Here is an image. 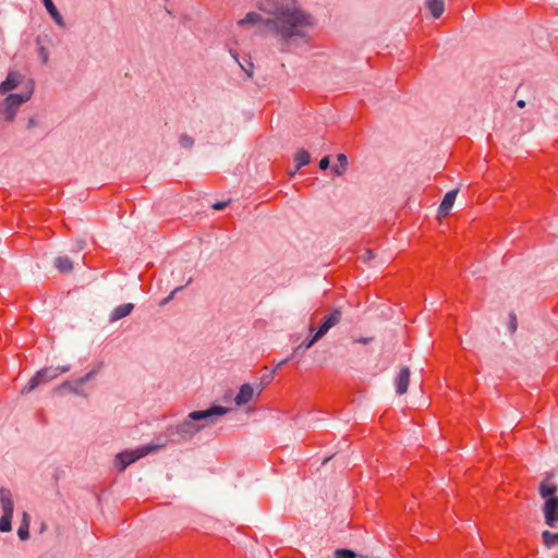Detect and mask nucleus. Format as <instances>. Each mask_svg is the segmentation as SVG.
<instances>
[{
  "label": "nucleus",
  "mask_w": 558,
  "mask_h": 558,
  "mask_svg": "<svg viewBox=\"0 0 558 558\" xmlns=\"http://www.w3.org/2000/svg\"><path fill=\"white\" fill-rule=\"evenodd\" d=\"M265 25H274L284 40L293 37H305V31L313 27L312 16L296 8H282L275 20H266Z\"/></svg>",
  "instance_id": "obj_1"
},
{
  "label": "nucleus",
  "mask_w": 558,
  "mask_h": 558,
  "mask_svg": "<svg viewBox=\"0 0 558 558\" xmlns=\"http://www.w3.org/2000/svg\"><path fill=\"white\" fill-rule=\"evenodd\" d=\"M228 412L227 408L215 405L205 411H193L189 414V420L184 421L178 426V433L182 435L192 436L196 434L205 425H197L195 421L209 420L213 421L214 416H221Z\"/></svg>",
  "instance_id": "obj_2"
},
{
  "label": "nucleus",
  "mask_w": 558,
  "mask_h": 558,
  "mask_svg": "<svg viewBox=\"0 0 558 558\" xmlns=\"http://www.w3.org/2000/svg\"><path fill=\"white\" fill-rule=\"evenodd\" d=\"M59 376V369H53V367H45L38 371L26 384V386L22 389V393H28L35 388H37L41 384H47L50 380L57 378Z\"/></svg>",
  "instance_id": "obj_3"
},
{
  "label": "nucleus",
  "mask_w": 558,
  "mask_h": 558,
  "mask_svg": "<svg viewBox=\"0 0 558 558\" xmlns=\"http://www.w3.org/2000/svg\"><path fill=\"white\" fill-rule=\"evenodd\" d=\"M148 453V449H141L136 451H125L117 456V468L120 472L124 471L126 466L135 462L137 459Z\"/></svg>",
  "instance_id": "obj_4"
},
{
  "label": "nucleus",
  "mask_w": 558,
  "mask_h": 558,
  "mask_svg": "<svg viewBox=\"0 0 558 558\" xmlns=\"http://www.w3.org/2000/svg\"><path fill=\"white\" fill-rule=\"evenodd\" d=\"M545 522L554 527L558 523V498L546 499L543 508Z\"/></svg>",
  "instance_id": "obj_5"
},
{
  "label": "nucleus",
  "mask_w": 558,
  "mask_h": 558,
  "mask_svg": "<svg viewBox=\"0 0 558 558\" xmlns=\"http://www.w3.org/2000/svg\"><path fill=\"white\" fill-rule=\"evenodd\" d=\"M342 312L340 308H335L330 314H328L323 324L317 329L318 337H324L330 328L335 327L341 322Z\"/></svg>",
  "instance_id": "obj_6"
},
{
  "label": "nucleus",
  "mask_w": 558,
  "mask_h": 558,
  "mask_svg": "<svg viewBox=\"0 0 558 558\" xmlns=\"http://www.w3.org/2000/svg\"><path fill=\"white\" fill-rule=\"evenodd\" d=\"M410 383V369L404 366L400 369L399 374L395 378L396 390L398 395H404L408 391Z\"/></svg>",
  "instance_id": "obj_7"
},
{
  "label": "nucleus",
  "mask_w": 558,
  "mask_h": 558,
  "mask_svg": "<svg viewBox=\"0 0 558 558\" xmlns=\"http://www.w3.org/2000/svg\"><path fill=\"white\" fill-rule=\"evenodd\" d=\"M0 504L3 513L13 514L14 504L12 499V494L8 488L0 489Z\"/></svg>",
  "instance_id": "obj_8"
},
{
  "label": "nucleus",
  "mask_w": 558,
  "mask_h": 558,
  "mask_svg": "<svg viewBox=\"0 0 558 558\" xmlns=\"http://www.w3.org/2000/svg\"><path fill=\"white\" fill-rule=\"evenodd\" d=\"M457 194H458L457 190L449 191L445 194L444 199L438 209L439 216H447L449 214V211L454 203Z\"/></svg>",
  "instance_id": "obj_9"
},
{
  "label": "nucleus",
  "mask_w": 558,
  "mask_h": 558,
  "mask_svg": "<svg viewBox=\"0 0 558 558\" xmlns=\"http://www.w3.org/2000/svg\"><path fill=\"white\" fill-rule=\"evenodd\" d=\"M20 84V74L10 72L7 78L0 84V94H7Z\"/></svg>",
  "instance_id": "obj_10"
},
{
  "label": "nucleus",
  "mask_w": 558,
  "mask_h": 558,
  "mask_svg": "<svg viewBox=\"0 0 558 558\" xmlns=\"http://www.w3.org/2000/svg\"><path fill=\"white\" fill-rule=\"evenodd\" d=\"M254 390L251 385L244 384L241 386L239 393L236 395L234 401L238 405L246 404L253 398Z\"/></svg>",
  "instance_id": "obj_11"
},
{
  "label": "nucleus",
  "mask_w": 558,
  "mask_h": 558,
  "mask_svg": "<svg viewBox=\"0 0 558 558\" xmlns=\"http://www.w3.org/2000/svg\"><path fill=\"white\" fill-rule=\"evenodd\" d=\"M134 305L132 303H125L117 306L110 314V322H117L131 314Z\"/></svg>",
  "instance_id": "obj_12"
},
{
  "label": "nucleus",
  "mask_w": 558,
  "mask_h": 558,
  "mask_svg": "<svg viewBox=\"0 0 558 558\" xmlns=\"http://www.w3.org/2000/svg\"><path fill=\"white\" fill-rule=\"evenodd\" d=\"M557 486L550 482V477L547 476L539 485V494L543 498H557L555 496Z\"/></svg>",
  "instance_id": "obj_13"
},
{
  "label": "nucleus",
  "mask_w": 558,
  "mask_h": 558,
  "mask_svg": "<svg viewBox=\"0 0 558 558\" xmlns=\"http://www.w3.org/2000/svg\"><path fill=\"white\" fill-rule=\"evenodd\" d=\"M29 98H31V93L25 94V95L10 94L5 98L4 104H5V106L9 107V109H11L13 107L19 108L23 102L27 101Z\"/></svg>",
  "instance_id": "obj_14"
},
{
  "label": "nucleus",
  "mask_w": 558,
  "mask_h": 558,
  "mask_svg": "<svg viewBox=\"0 0 558 558\" xmlns=\"http://www.w3.org/2000/svg\"><path fill=\"white\" fill-rule=\"evenodd\" d=\"M29 522L31 518L27 512H23L22 522L17 530V535L22 541H25L29 537Z\"/></svg>",
  "instance_id": "obj_15"
},
{
  "label": "nucleus",
  "mask_w": 558,
  "mask_h": 558,
  "mask_svg": "<svg viewBox=\"0 0 558 558\" xmlns=\"http://www.w3.org/2000/svg\"><path fill=\"white\" fill-rule=\"evenodd\" d=\"M427 8L429 9L433 17L438 19L444 13L445 3L442 0H428Z\"/></svg>",
  "instance_id": "obj_16"
},
{
  "label": "nucleus",
  "mask_w": 558,
  "mask_h": 558,
  "mask_svg": "<svg viewBox=\"0 0 558 558\" xmlns=\"http://www.w3.org/2000/svg\"><path fill=\"white\" fill-rule=\"evenodd\" d=\"M54 266L62 274H68L73 269V264L71 259L66 256L57 257L54 259Z\"/></svg>",
  "instance_id": "obj_17"
},
{
  "label": "nucleus",
  "mask_w": 558,
  "mask_h": 558,
  "mask_svg": "<svg viewBox=\"0 0 558 558\" xmlns=\"http://www.w3.org/2000/svg\"><path fill=\"white\" fill-rule=\"evenodd\" d=\"M47 11L51 15V17L54 20V22L59 25H63V20L61 14L58 12L56 5L53 4L52 0H43Z\"/></svg>",
  "instance_id": "obj_18"
},
{
  "label": "nucleus",
  "mask_w": 558,
  "mask_h": 558,
  "mask_svg": "<svg viewBox=\"0 0 558 558\" xmlns=\"http://www.w3.org/2000/svg\"><path fill=\"white\" fill-rule=\"evenodd\" d=\"M338 165L332 168V171L337 175H342L348 169V158L344 154L337 156Z\"/></svg>",
  "instance_id": "obj_19"
},
{
  "label": "nucleus",
  "mask_w": 558,
  "mask_h": 558,
  "mask_svg": "<svg viewBox=\"0 0 558 558\" xmlns=\"http://www.w3.org/2000/svg\"><path fill=\"white\" fill-rule=\"evenodd\" d=\"M543 543L547 548L558 547V533L544 531L542 533Z\"/></svg>",
  "instance_id": "obj_20"
},
{
  "label": "nucleus",
  "mask_w": 558,
  "mask_h": 558,
  "mask_svg": "<svg viewBox=\"0 0 558 558\" xmlns=\"http://www.w3.org/2000/svg\"><path fill=\"white\" fill-rule=\"evenodd\" d=\"M295 162H296V169H300L301 167L303 166H306L310 163L311 161V155L307 150L305 149H300L298 150V153L295 154V158H294Z\"/></svg>",
  "instance_id": "obj_21"
},
{
  "label": "nucleus",
  "mask_w": 558,
  "mask_h": 558,
  "mask_svg": "<svg viewBox=\"0 0 558 558\" xmlns=\"http://www.w3.org/2000/svg\"><path fill=\"white\" fill-rule=\"evenodd\" d=\"M262 21V16L256 12H250L245 15L244 19L239 21V25L245 24H257Z\"/></svg>",
  "instance_id": "obj_22"
},
{
  "label": "nucleus",
  "mask_w": 558,
  "mask_h": 558,
  "mask_svg": "<svg viewBox=\"0 0 558 558\" xmlns=\"http://www.w3.org/2000/svg\"><path fill=\"white\" fill-rule=\"evenodd\" d=\"M13 514L3 513L0 519V531L1 532H10L11 531V521Z\"/></svg>",
  "instance_id": "obj_23"
},
{
  "label": "nucleus",
  "mask_w": 558,
  "mask_h": 558,
  "mask_svg": "<svg viewBox=\"0 0 558 558\" xmlns=\"http://www.w3.org/2000/svg\"><path fill=\"white\" fill-rule=\"evenodd\" d=\"M356 554L351 549H337L335 551V558H355Z\"/></svg>",
  "instance_id": "obj_24"
},
{
  "label": "nucleus",
  "mask_w": 558,
  "mask_h": 558,
  "mask_svg": "<svg viewBox=\"0 0 558 558\" xmlns=\"http://www.w3.org/2000/svg\"><path fill=\"white\" fill-rule=\"evenodd\" d=\"M323 337H318V332L316 331L314 336L311 339H307L302 343V345L305 347V349H310L312 345H314L319 339Z\"/></svg>",
  "instance_id": "obj_25"
},
{
  "label": "nucleus",
  "mask_w": 558,
  "mask_h": 558,
  "mask_svg": "<svg viewBox=\"0 0 558 558\" xmlns=\"http://www.w3.org/2000/svg\"><path fill=\"white\" fill-rule=\"evenodd\" d=\"M510 322H509V330L511 333H513L517 330L518 327V320L515 314L511 313L509 315Z\"/></svg>",
  "instance_id": "obj_26"
},
{
  "label": "nucleus",
  "mask_w": 558,
  "mask_h": 558,
  "mask_svg": "<svg viewBox=\"0 0 558 558\" xmlns=\"http://www.w3.org/2000/svg\"><path fill=\"white\" fill-rule=\"evenodd\" d=\"M5 107H7V108H5V111H4L5 119H7L8 121H12V120H13V118H14V116H15V112H16V109H17V108H14V107H13V108L9 109V107H8V106H5Z\"/></svg>",
  "instance_id": "obj_27"
},
{
  "label": "nucleus",
  "mask_w": 558,
  "mask_h": 558,
  "mask_svg": "<svg viewBox=\"0 0 558 558\" xmlns=\"http://www.w3.org/2000/svg\"><path fill=\"white\" fill-rule=\"evenodd\" d=\"M180 143L184 147H191L193 145V140L189 137L187 135H182L180 137Z\"/></svg>",
  "instance_id": "obj_28"
},
{
  "label": "nucleus",
  "mask_w": 558,
  "mask_h": 558,
  "mask_svg": "<svg viewBox=\"0 0 558 558\" xmlns=\"http://www.w3.org/2000/svg\"><path fill=\"white\" fill-rule=\"evenodd\" d=\"M329 163H330L329 157H328V156H325V157H324V158H322V159H320V161H319V168H320L322 170H326V169H328Z\"/></svg>",
  "instance_id": "obj_29"
},
{
  "label": "nucleus",
  "mask_w": 558,
  "mask_h": 558,
  "mask_svg": "<svg viewBox=\"0 0 558 558\" xmlns=\"http://www.w3.org/2000/svg\"><path fill=\"white\" fill-rule=\"evenodd\" d=\"M372 340H373V338L361 337V338H359V339H357V340H355V341H356V342H359V343L367 344V343H369Z\"/></svg>",
  "instance_id": "obj_30"
},
{
  "label": "nucleus",
  "mask_w": 558,
  "mask_h": 558,
  "mask_svg": "<svg viewBox=\"0 0 558 558\" xmlns=\"http://www.w3.org/2000/svg\"><path fill=\"white\" fill-rule=\"evenodd\" d=\"M227 206V203H216L213 205V208L216 210L223 209Z\"/></svg>",
  "instance_id": "obj_31"
},
{
  "label": "nucleus",
  "mask_w": 558,
  "mask_h": 558,
  "mask_svg": "<svg viewBox=\"0 0 558 558\" xmlns=\"http://www.w3.org/2000/svg\"><path fill=\"white\" fill-rule=\"evenodd\" d=\"M54 369H59V375L62 374V373H66L70 371V366L69 365H65V366H59V367H56Z\"/></svg>",
  "instance_id": "obj_32"
},
{
  "label": "nucleus",
  "mask_w": 558,
  "mask_h": 558,
  "mask_svg": "<svg viewBox=\"0 0 558 558\" xmlns=\"http://www.w3.org/2000/svg\"><path fill=\"white\" fill-rule=\"evenodd\" d=\"M92 376H93L92 372L86 374L83 378L80 379V383L84 384L85 381L89 380Z\"/></svg>",
  "instance_id": "obj_33"
},
{
  "label": "nucleus",
  "mask_w": 558,
  "mask_h": 558,
  "mask_svg": "<svg viewBox=\"0 0 558 558\" xmlns=\"http://www.w3.org/2000/svg\"><path fill=\"white\" fill-rule=\"evenodd\" d=\"M253 64L250 63V70L244 69V71L247 73V75L251 77L253 75L252 73Z\"/></svg>",
  "instance_id": "obj_34"
},
{
  "label": "nucleus",
  "mask_w": 558,
  "mask_h": 558,
  "mask_svg": "<svg viewBox=\"0 0 558 558\" xmlns=\"http://www.w3.org/2000/svg\"><path fill=\"white\" fill-rule=\"evenodd\" d=\"M517 106H518L519 108H524V107H525V101H524V100H519V101L517 102Z\"/></svg>",
  "instance_id": "obj_35"
},
{
  "label": "nucleus",
  "mask_w": 558,
  "mask_h": 558,
  "mask_svg": "<svg viewBox=\"0 0 558 558\" xmlns=\"http://www.w3.org/2000/svg\"><path fill=\"white\" fill-rule=\"evenodd\" d=\"M366 254L368 259L373 257V252L371 250H367Z\"/></svg>",
  "instance_id": "obj_36"
}]
</instances>
